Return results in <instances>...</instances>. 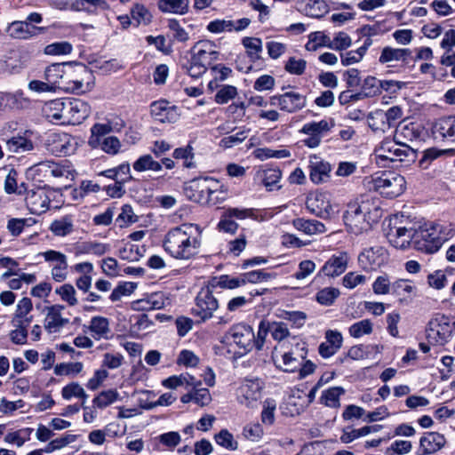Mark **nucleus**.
Here are the masks:
<instances>
[{"mask_svg": "<svg viewBox=\"0 0 455 455\" xmlns=\"http://www.w3.org/2000/svg\"><path fill=\"white\" fill-rule=\"evenodd\" d=\"M308 168L310 170V180L315 184L323 183L329 180L331 167L328 162L314 156L310 157Z\"/></svg>", "mask_w": 455, "mask_h": 455, "instance_id": "393cba45", "label": "nucleus"}, {"mask_svg": "<svg viewBox=\"0 0 455 455\" xmlns=\"http://www.w3.org/2000/svg\"><path fill=\"white\" fill-rule=\"evenodd\" d=\"M192 57L198 62L207 67L212 60V55H216L217 52L212 50V45L208 41L198 42L192 49Z\"/></svg>", "mask_w": 455, "mask_h": 455, "instance_id": "72a5a7b5", "label": "nucleus"}, {"mask_svg": "<svg viewBox=\"0 0 455 455\" xmlns=\"http://www.w3.org/2000/svg\"><path fill=\"white\" fill-rule=\"evenodd\" d=\"M379 208L374 205L371 199L361 198L347 205L344 213V222L349 232L358 235L367 231L371 222L378 218Z\"/></svg>", "mask_w": 455, "mask_h": 455, "instance_id": "20e7f679", "label": "nucleus"}, {"mask_svg": "<svg viewBox=\"0 0 455 455\" xmlns=\"http://www.w3.org/2000/svg\"><path fill=\"white\" fill-rule=\"evenodd\" d=\"M371 188L387 198L400 196L405 188L404 178L392 172H385L371 178Z\"/></svg>", "mask_w": 455, "mask_h": 455, "instance_id": "423d86ee", "label": "nucleus"}, {"mask_svg": "<svg viewBox=\"0 0 455 455\" xmlns=\"http://www.w3.org/2000/svg\"><path fill=\"white\" fill-rule=\"evenodd\" d=\"M228 334L233 341L245 351H251L253 348L254 331L250 325L235 324L229 329Z\"/></svg>", "mask_w": 455, "mask_h": 455, "instance_id": "412c9836", "label": "nucleus"}, {"mask_svg": "<svg viewBox=\"0 0 455 455\" xmlns=\"http://www.w3.org/2000/svg\"><path fill=\"white\" fill-rule=\"evenodd\" d=\"M256 177L262 182L267 191H272L275 188L279 189L281 188L278 183L282 178V172L277 168L258 171Z\"/></svg>", "mask_w": 455, "mask_h": 455, "instance_id": "2f4dec72", "label": "nucleus"}, {"mask_svg": "<svg viewBox=\"0 0 455 455\" xmlns=\"http://www.w3.org/2000/svg\"><path fill=\"white\" fill-rule=\"evenodd\" d=\"M307 209L321 219H329L331 212V205L326 196L315 193L307 198Z\"/></svg>", "mask_w": 455, "mask_h": 455, "instance_id": "5701e85b", "label": "nucleus"}, {"mask_svg": "<svg viewBox=\"0 0 455 455\" xmlns=\"http://www.w3.org/2000/svg\"><path fill=\"white\" fill-rule=\"evenodd\" d=\"M173 157L175 159H182L183 165L186 168H196V164L194 161V152L193 148L190 145H188L185 148H179L173 151Z\"/></svg>", "mask_w": 455, "mask_h": 455, "instance_id": "864d4df0", "label": "nucleus"}, {"mask_svg": "<svg viewBox=\"0 0 455 455\" xmlns=\"http://www.w3.org/2000/svg\"><path fill=\"white\" fill-rule=\"evenodd\" d=\"M214 441L217 444L228 451L238 449V442L235 440L234 435L228 429H221L214 435Z\"/></svg>", "mask_w": 455, "mask_h": 455, "instance_id": "de8ad7c7", "label": "nucleus"}, {"mask_svg": "<svg viewBox=\"0 0 455 455\" xmlns=\"http://www.w3.org/2000/svg\"><path fill=\"white\" fill-rule=\"evenodd\" d=\"M242 44L251 62L254 63L261 59L263 43L260 38L245 36L242 39Z\"/></svg>", "mask_w": 455, "mask_h": 455, "instance_id": "c9c22d12", "label": "nucleus"}, {"mask_svg": "<svg viewBox=\"0 0 455 455\" xmlns=\"http://www.w3.org/2000/svg\"><path fill=\"white\" fill-rule=\"evenodd\" d=\"M381 93L380 80L374 76H367L361 86V94L363 97H374Z\"/></svg>", "mask_w": 455, "mask_h": 455, "instance_id": "49530a36", "label": "nucleus"}, {"mask_svg": "<svg viewBox=\"0 0 455 455\" xmlns=\"http://www.w3.org/2000/svg\"><path fill=\"white\" fill-rule=\"evenodd\" d=\"M455 332V322L443 315L431 319L427 326V339L430 344L443 346L448 343Z\"/></svg>", "mask_w": 455, "mask_h": 455, "instance_id": "0eeeda50", "label": "nucleus"}, {"mask_svg": "<svg viewBox=\"0 0 455 455\" xmlns=\"http://www.w3.org/2000/svg\"><path fill=\"white\" fill-rule=\"evenodd\" d=\"M403 116V111L400 107L394 106L387 111L376 110L369 115L370 127L373 131H383L394 126L395 122Z\"/></svg>", "mask_w": 455, "mask_h": 455, "instance_id": "2eb2a0df", "label": "nucleus"}, {"mask_svg": "<svg viewBox=\"0 0 455 455\" xmlns=\"http://www.w3.org/2000/svg\"><path fill=\"white\" fill-rule=\"evenodd\" d=\"M182 68L192 77L199 78L207 70V67L191 58L186 64L182 65Z\"/></svg>", "mask_w": 455, "mask_h": 455, "instance_id": "69168bd1", "label": "nucleus"}, {"mask_svg": "<svg viewBox=\"0 0 455 455\" xmlns=\"http://www.w3.org/2000/svg\"><path fill=\"white\" fill-rule=\"evenodd\" d=\"M27 65L25 57L19 52L12 50L2 60V68L10 74L20 73Z\"/></svg>", "mask_w": 455, "mask_h": 455, "instance_id": "c85d7f7f", "label": "nucleus"}, {"mask_svg": "<svg viewBox=\"0 0 455 455\" xmlns=\"http://www.w3.org/2000/svg\"><path fill=\"white\" fill-rule=\"evenodd\" d=\"M133 169L137 172H145L148 170L158 172L162 170V164L159 162L155 161L152 156L144 155L134 162Z\"/></svg>", "mask_w": 455, "mask_h": 455, "instance_id": "8fccbe9b", "label": "nucleus"}, {"mask_svg": "<svg viewBox=\"0 0 455 455\" xmlns=\"http://www.w3.org/2000/svg\"><path fill=\"white\" fill-rule=\"evenodd\" d=\"M50 203V196L42 188L31 190L26 197V204L32 214L40 215L45 212L49 209Z\"/></svg>", "mask_w": 455, "mask_h": 455, "instance_id": "4be33fe9", "label": "nucleus"}, {"mask_svg": "<svg viewBox=\"0 0 455 455\" xmlns=\"http://www.w3.org/2000/svg\"><path fill=\"white\" fill-rule=\"evenodd\" d=\"M113 126L110 121L96 123L91 128L88 144L92 148H100L108 154H114Z\"/></svg>", "mask_w": 455, "mask_h": 455, "instance_id": "1a4fd4ad", "label": "nucleus"}, {"mask_svg": "<svg viewBox=\"0 0 455 455\" xmlns=\"http://www.w3.org/2000/svg\"><path fill=\"white\" fill-rule=\"evenodd\" d=\"M144 252L143 246L131 242H123L118 245V255L120 259L124 260L138 261L144 255Z\"/></svg>", "mask_w": 455, "mask_h": 455, "instance_id": "f704fd0d", "label": "nucleus"}, {"mask_svg": "<svg viewBox=\"0 0 455 455\" xmlns=\"http://www.w3.org/2000/svg\"><path fill=\"white\" fill-rule=\"evenodd\" d=\"M168 28L173 40L178 42H187L189 39L188 33L180 26L177 20H169Z\"/></svg>", "mask_w": 455, "mask_h": 455, "instance_id": "774afa93", "label": "nucleus"}, {"mask_svg": "<svg viewBox=\"0 0 455 455\" xmlns=\"http://www.w3.org/2000/svg\"><path fill=\"white\" fill-rule=\"evenodd\" d=\"M414 230L415 228L413 226L395 227L390 228V231L387 233V239L394 247L406 250L412 247Z\"/></svg>", "mask_w": 455, "mask_h": 455, "instance_id": "aec40b11", "label": "nucleus"}, {"mask_svg": "<svg viewBox=\"0 0 455 455\" xmlns=\"http://www.w3.org/2000/svg\"><path fill=\"white\" fill-rule=\"evenodd\" d=\"M372 291L377 295H386L392 291V283L387 275H379L372 283Z\"/></svg>", "mask_w": 455, "mask_h": 455, "instance_id": "e2e57ef3", "label": "nucleus"}, {"mask_svg": "<svg viewBox=\"0 0 455 455\" xmlns=\"http://www.w3.org/2000/svg\"><path fill=\"white\" fill-rule=\"evenodd\" d=\"M164 306V295L162 293H151L147 297L138 299L132 303V307L136 310H155L160 309Z\"/></svg>", "mask_w": 455, "mask_h": 455, "instance_id": "473e14b6", "label": "nucleus"}, {"mask_svg": "<svg viewBox=\"0 0 455 455\" xmlns=\"http://www.w3.org/2000/svg\"><path fill=\"white\" fill-rule=\"evenodd\" d=\"M275 275L264 270H253L242 275V280L246 283H259L275 278Z\"/></svg>", "mask_w": 455, "mask_h": 455, "instance_id": "13d9d810", "label": "nucleus"}, {"mask_svg": "<svg viewBox=\"0 0 455 455\" xmlns=\"http://www.w3.org/2000/svg\"><path fill=\"white\" fill-rule=\"evenodd\" d=\"M388 259L387 250L381 246H374L363 250L358 255V264L365 271L376 270Z\"/></svg>", "mask_w": 455, "mask_h": 455, "instance_id": "dca6fc26", "label": "nucleus"}, {"mask_svg": "<svg viewBox=\"0 0 455 455\" xmlns=\"http://www.w3.org/2000/svg\"><path fill=\"white\" fill-rule=\"evenodd\" d=\"M66 63L52 64L49 66L44 72V76L49 84L52 85V90H60V84L63 81Z\"/></svg>", "mask_w": 455, "mask_h": 455, "instance_id": "4c0bfd02", "label": "nucleus"}, {"mask_svg": "<svg viewBox=\"0 0 455 455\" xmlns=\"http://www.w3.org/2000/svg\"><path fill=\"white\" fill-rule=\"evenodd\" d=\"M339 295L340 291L338 288L325 287L316 292L315 300L322 306L329 307L334 304Z\"/></svg>", "mask_w": 455, "mask_h": 455, "instance_id": "79ce46f5", "label": "nucleus"}, {"mask_svg": "<svg viewBox=\"0 0 455 455\" xmlns=\"http://www.w3.org/2000/svg\"><path fill=\"white\" fill-rule=\"evenodd\" d=\"M36 29L42 28L29 25L27 21H13L9 24L6 32L13 38L28 39L35 35Z\"/></svg>", "mask_w": 455, "mask_h": 455, "instance_id": "7c9ffc66", "label": "nucleus"}, {"mask_svg": "<svg viewBox=\"0 0 455 455\" xmlns=\"http://www.w3.org/2000/svg\"><path fill=\"white\" fill-rule=\"evenodd\" d=\"M214 180L212 177H198L189 180L185 187L186 196L193 202L206 204Z\"/></svg>", "mask_w": 455, "mask_h": 455, "instance_id": "f8f14e48", "label": "nucleus"}, {"mask_svg": "<svg viewBox=\"0 0 455 455\" xmlns=\"http://www.w3.org/2000/svg\"><path fill=\"white\" fill-rule=\"evenodd\" d=\"M159 443L169 451H173L180 443L181 436L176 431L164 433L158 436Z\"/></svg>", "mask_w": 455, "mask_h": 455, "instance_id": "0e129e2a", "label": "nucleus"}, {"mask_svg": "<svg viewBox=\"0 0 455 455\" xmlns=\"http://www.w3.org/2000/svg\"><path fill=\"white\" fill-rule=\"evenodd\" d=\"M416 287L411 284V282L404 279H398L392 283V291L391 294L397 297H405L407 295H411Z\"/></svg>", "mask_w": 455, "mask_h": 455, "instance_id": "4d7b16f0", "label": "nucleus"}, {"mask_svg": "<svg viewBox=\"0 0 455 455\" xmlns=\"http://www.w3.org/2000/svg\"><path fill=\"white\" fill-rule=\"evenodd\" d=\"M90 330L98 339L107 338L109 333L108 320L101 316H94L91 320Z\"/></svg>", "mask_w": 455, "mask_h": 455, "instance_id": "37998d69", "label": "nucleus"}, {"mask_svg": "<svg viewBox=\"0 0 455 455\" xmlns=\"http://www.w3.org/2000/svg\"><path fill=\"white\" fill-rule=\"evenodd\" d=\"M306 12L308 16L321 18L328 12V4L323 0H311L306 5Z\"/></svg>", "mask_w": 455, "mask_h": 455, "instance_id": "bf43d9fd", "label": "nucleus"}, {"mask_svg": "<svg viewBox=\"0 0 455 455\" xmlns=\"http://www.w3.org/2000/svg\"><path fill=\"white\" fill-rule=\"evenodd\" d=\"M212 288H224V289H235L244 284V281L240 277H230L229 275H223L219 278H214L210 283Z\"/></svg>", "mask_w": 455, "mask_h": 455, "instance_id": "a18cd8bd", "label": "nucleus"}, {"mask_svg": "<svg viewBox=\"0 0 455 455\" xmlns=\"http://www.w3.org/2000/svg\"><path fill=\"white\" fill-rule=\"evenodd\" d=\"M333 126L332 123L323 119L319 122H309L305 124L300 129V132L306 134L307 137L302 140L304 146L310 148H317L322 140V138L331 130Z\"/></svg>", "mask_w": 455, "mask_h": 455, "instance_id": "4468645a", "label": "nucleus"}, {"mask_svg": "<svg viewBox=\"0 0 455 455\" xmlns=\"http://www.w3.org/2000/svg\"><path fill=\"white\" fill-rule=\"evenodd\" d=\"M443 240L435 227L425 224L418 228H415L412 248L424 252L435 253L442 246Z\"/></svg>", "mask_w": 455, "mask_h": 455, "instance_id": "6e6552de", "label": "nucleus"}, {"mask_svg": "<svg viewBox=\"0 0 455 455\" xmlns=\"http://www.w3.org/2000/svg\"><path fill=\"white\" fill-rule=\"evenodd\" d=\"M237 89L233 85H223L215 94V102L218 104H226L235 98Z\"/></svg>", "mask_w": 455, "mask_h": 455, "instance_id": "338daca9", "label": "nucleus"}, {"mask_svg": "<svg viewBox=\"0 0 455 455\" xmlns=\"http://www.w3.org/2000/svg\"><path fill=\"white\" fill-rule=\"evenodd\" d=\"M212 192H211L207 201L208 205H217L224 202L228 196V188L215 179Z\"/></svg>", "mask_w": 455, "mask_h": 455, "instance_id": "3c124183", "label": "nucleus"}, {"mask_svg": "<svg viewBox=\"0 0 455 455\" xmlns=\"http://www.w3.org/2000/svg\"><path fill=\"white\" fill-rule=\"evenodd\" d=\"M73 219L70 215H66L59 220H55L50 226V230L58 236H65L73 231Z\"/></svg>", "mask_w": 455, "mask_h": 455, "instance_id": "ea45409f", "label": "nucleus"}, {"mask_svg": "<svg viewBox=\"0 0 455 455\" xmlns=\"http://www.w3.org/2000/svg\"><path fill=\"white\" fill-rule=\"evenodd\" d=\"M38 170L41 172H44V176L45 178H61L65 176V173L67 172L62 166L54 162L50 161L40 163L38 164Z\"/></svg>", "mask_w": 455, "mask_h": 455, "instance_id": "603ef678", "label": "nucleus"}, {"mask_svg": "<svg viewBox=\"0 0 455 455\" xmlns=\"http://www.w3.org/2000/svg\"><path fill=\"white\" fill-rule=\"evenodd\" d=\"M446 443L443 435L437 432H427L419 440L424 455L433 454L440 451Z\"/></svg>", "mask_w": 455, "mask_h": 455, "instance_id": "cd10ccee", "label": "nucleus"}, {"mask_svg": "<svg viewBox=\"0 0 455 455\" xmlns=\"http://www.w3.org/2000/svg\"><path fill=\"white\" fill-rule=\"evenodd\" d=\"M269 104L274 107H278L282 111L292 114L306 107L307 97L298 92L289 91L282 94L271 96Z\"/></svg>", "mask_w": 455, "mask_h": 455, "instance_id": "ddd939ff", "label": "nucleus"}, {"mask_svg": "<svg viewBox=\"0 0 455 455\" xmlns=\"http://www.w3.org/2000/svg\"><path fill=\"white\" fill-rule=\"evenodd\" d=\"M433 133L442 139L455 142V116L437 119L432 127Z\"/></svg>", "mask_w": 455, "mask_h": 455, "instance_id": "bb28decb", "label": "nucleus"}, {"mask_svg": "<svg viewBox=\"0 0 455 455\" xmlns=\"http://www.w3.org/2000/svg\"><path fill=\"white\" fill-rule=\"evenodd\" d=\"M219 303L213 296V288L209 284L201 289L196 298V305L193 307V314L202 321H206L213 316L218 309Z\"/></svg>", "mask_w": 455, "mask_h": 455, "instance_id": "9b49d317", "label": "nucleus"}, {"mask_svg": "<svg viewBox=\"0 0 455 455\" xmlns=\"http://www.w3.org/2000/svg\"><path fill=\"white\" fill-rule=\"evenodd\" d=\"M63 306L53 305L47 308V314L44 319V328L50 333L60 331V330L68 323V318L61 316Z\"/></svg>", "mask_w": 455, "mask_h": 455, "instance_id": "a878e982", "label": "nucleus"}, {"mask_svg": "<svg viewBox=\"0 0 455 455\" xmlns=\"http://www.w3.org/2000/svg\"><path fill=\"white\" fill-rule=\"evenodd\" d=\"M201 244L202 229L192 223H184L171 228L163 239L164 251L179 260H189L196 257Z\"/></svg>", "mask_w": 455, "mask_h": 455, "instance_id": "f03ea898", "label": "nucleus"}, {"mask_svg": "<svg viewBox=\"0 0 455 455\" xmlns=\"http://www.w3.org/2000/svg\"><path fill=\"white\" fill-rule=\"evenodd\" d=\"M292 225L297 230L308 235L323 234L326 231L324 224L316 220L298 218L292 220Z\"/></svg>", "mask_w": 455, "mask_h": 455, "instance_id": "c756f323", "label": "nucleus"}, {"mask_svg": "<svg viewBox=\"0 0 455 455\" xmlns=\"http://www.w3.org/2000/svg\"><path fill=\"white\" fill-rule=\"evenodd\" d=\"M411 56V51L409 48L386 46L381 51L379 62L387 64V67H393L394 65L391 64L393 62H401L403 65H407Z\"/></svg>", "mask_w": 455, "mask_h": 455, "instance_id": "b1692460", "label": "nucleus"}, {"mask_svg": "<svg viewBox=\"0 0 455 455\" xmlns=\"http://www.w3.org/2000/svg\"><path fill=\"white\" fill-rule=\"evenodd\" d=\"M264 382L260 379H245L237 389L239 403L249 407H256L261 399Z\"/></svg>", "mask_w": 455, "mask_h": 455, "instance_id": "9d476101", "label": "nucleus"}, {"mask_svg": "<svg viewBox=\"0 0 455 455\" xmlns=\"http://www.w3.org/2000/svg\"><path fill=\"white\" fill-rule=\"evenodd\" d=\"M43 111L51 122L76 125L89 116L91 107L80 99H56L46 102Z\"/></svg>", "mask_w": 455, "mask_h": 455, "instance_id": "7ed1b4c3", "label": "nucleus"}, {"mask_svg": "<svg viewBox=\"0 0 455 455\" xmlns=\"http://www.w3.org/2000/svg\"><path fill=\"white\" fill-rule=\"evenodd\" d=\"M331 38L322 31L312 32L308 35V41L305 45L306 50L315 52L320 47L330 48Z\"/></svg>", "mask_w": 455, "mask_h": 455, "instance_id": "a19ab883", "label": "nucleus"}, {"mask_svg": "<svg viewBox=\"0 0 455 455\" xmlns=\"http://www.w3.org/2000/svg\"><path fill=\"white\" fill-rule=\"evenodd\" d=\"M60 90L66 92L82 94L92 90L93 75L84 64H66Z\"/></svg>", "mask_w": 455, "mask_h": 455, "instance_id": "39448f33", "label": "nucleus"}, {"mask_svg": "<svg viewBox=\"0 0 455 455\" xmlns=\"http://www.w3.org/2000/svg\"><path fill=\"white\" fill-rule=\"evenodd\" d=\"M421 134L420 125L415 123H403L395 130V140H385L376 151L378 164L397 167L402 163L415 156L414 150L407 145L408 142L418 140Z\"/></svg>", "mask_w": 455, "mask_h": 455, "instance_id": "f257e3e1", "label": "nucleus"}, {"mask_svg": "<svg viewBox=\"0 0 455 455\" xmlns=\"http://www.w3.org/2000/svg\"><path fill=\"white\" fill-rule=\"evenodd\" d=\"M345 394L341 387H332L323 391L320 403L327 407L339 408L340 406V396Z\"/></svg>", "mask_w": 455, "mask_h": 455, "instance_id": "58836bf2", "label": "nucleus"}, {"mask_svg": "<svg viewBox=\"0 0 455 455\" xmlns=\"http://www.w3.org/2000/svg\"><path fill=\"white\" fill-rule=\"evenodd\" d=\"M139 220L138 216L134 213L133 209L129 204L123 205L121 209V212L118 214V217L116 219L121 228L130 226Z\"/></svg>", "mask_w": 455, "mask_h": 455, "instance_id": "052dcab7", "label": "nucleus"}, {"mask_svg": "<svg viewBox=\"0 0 455 455\" xmlns=\"http://www.w3.org/2000/svg\"><path fill=\"white\" fill-rule=\"evenodd\" d=\"M49 150L56 156H67L75 152L74 138L65 132H54L48 138Z\"/></svg>", "mask_w": 455, "mask_h": 455, "instance_id": "f3484780", "label": "nucleus"}, {"mask_svg": "<svg viewBox=\"0 0 455 455\" xmlns=\"http://www.w3.org/2000/svg\"><path fill=\"white\" fill-rule=\"evenodd\" d=\"M349 256L346 251H339L331 255L323 264L318 275L328 277H337L342 275L347 268Z\"/></svg>", "mask_w": 455, "mask_h": 455, "instance_id": "a211bd4d", "label": "nucleus"}, {"mask_svg": "<svg viewBox=\"0 0 455 455\" xmlns=\"http://www.w3.org/2000/svg\"><path fill=\"white\" fill-rule=\"evenodd\" d=\"M10 151L13 153H23L34 148L33 142L22 136H15L6 142Z\"/></svg>", "mask_w": 455, "mask_h": 455, "instance_id": "c03bdc74", "label": "nucleus"}, {"mask_svg": "<svg viewBox=\"0 0 455 455\" xmlns=\"http://www.w3.org/2000/svg\"><path fill=\"white\" fill-rule=\"evenodd\" d=\"M373 331V324L371 320L363 319L353 323L348 328V333L355 339H359L363 335H369Z\"/></svg>", "mask_w": 455, "mask_h": 455, "instance_id": "09e8293b", "label": "nucleus"}, {"mask_svg": "<svg viewBox=\"0 0 455 455\" xmlns=\"http://www.w3.org/2000/svg\"><path fill=\"white\" fill-rule=\"evenodd\" d=\"M276 410V402L272 398H267L263 402L261 411V421L265 425L271 426L275 423V412Z\"/></svg>", "mask_w": 455, "mask_h": 455, "instance_id": "5fc2aeb1", "label": "nucleus"}, {"mask_svg": "<svg viewBox=\"0 0 455 455\" xmlns=\"http://www.w3.org/2000/svg\"><path fill=\"white\" fill-rule=\"evenodd\" d=\"M250 130L243 129L235 134L228 135L221 139L220 146L224 148H230L241 144L247 137Z\"/></svg>", "mask_w": 455, "mask_h": 455, "instance_id": "680f3d73", "label": "nucleus"}, {"mask_svg": "<svg viewBox=\"0 0 455 455\" xmlns=\"http://www.w3.org/2000/svg\"><path fill=\"white\" fill-rule=\"evenodd\" d=\"M61 395L65 400L76 398H88V395L78 382H71L61 390Z\"/></svg>", "mask_w": 455, "mask_h": 455, "instance_id": "6e6d98bb", "label": "nucleus"}, {"mask_svg": "<svg viewBox=\"0 0 455 455\" xmlns=\"http://www.w3.org/2000/svg\"><path fill=\"white\" fill-rule=\"evenodd\" d=\"M189 0H158L157 7L162 12L185 14L188 12Z\"/></svg>", "mask_w": 455, "mask_h": 455, "instance_id": "e433bc0d", "label": "nucleus"}, {"mask_svg": "<svg viewBox=\"0 0 455 455\" xmlns=\"http://www.w3.org/2000/svg\"><path fill=\"white\" fill-rule=\"evenodd\" d=\"M150 113L155 121L164 123H174L179 118L177 107L171 105L167 100H158L151 103Z\"/></svg>", "mask_w": 455, "mask_h": 455, "instance_id": "6ab92c4d", "label": "nucleus"}]
</instances>
